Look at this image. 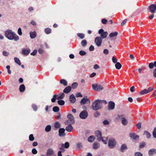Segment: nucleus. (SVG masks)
<instances>
[{"label": "nucleus", "instance_id": "a878e982", "mask_svg": "<svg viewBox=\"0 0 156 156\" xmlns=\"http://www.w3.org/2000/svg\"><path fill=\"white\" fill-rule=\"evenodd\" d=\"M121 119H122V122L123 125L124 126L126 125L128 123L127 120L124 117H122Z\"/></svg>", "mask_w": 156, "mask_h": 156}, {"label": "nucleus", "instance_id": "4c0bfd02", "mask_svg": "<svg viewBox=\"0 0 156 156\" xmlns=\"http://www.w3.org/2000/svg\"><path fill=\"white\" fill-rule=\"evenodd\" d=\"M77 35L78 37L80 38L81 39H83L84 37V35L82 33H77Z\"/></svg>", "mask_w": 156, "mask_h": 156}, {"label": "nucleus", "instance_id": "9b49d317", "mask_svg": "<svg viewBox=\"0 0 156 156\" xmlns=\"http://www.w3.org/2000/svg\"><path fill=\"white\" fill-rule=\"evenodd\" d=\"M115 107V103L112 101H110L108 103V109L109 110H113Z\"/></svg>", "mask_w": 156, "mask_h": 156}, {"label": "nucleus", "instance_id": "6e6d98bb", "mask_svg": "<svg viewBox=\"0 0 156 156\" xmlns=\"http://www.w3.org/2000/svg\"><path fill=\"white\" fill-rule=\"evenodd\" d=\"M64 147L66 148H68L69 147V144L68 142H66L64 144Z\"/></svg>", "mask_w": 156, "mask_h": 156}, {"label": "nucleus", "instance_id": "bb28decb", "mask_svg": "<svg viewBox=\"0 0 156 156\" xmlns=\"http://www.w3.org/2000/svg\"><path fill=\"white\" fill-rule=\"evenodd\" d=\"M95 139V136H91L88 138V141L90 142L93 141Z\"/></svg>", "mask_w": 156, "mask_h": 156}, {"label": "nucleus", "instance_id": "6e6552de", "mask_svg": "<svg viewBox=\"0 0 156 156\" xmlns=\"http://www.w3.org/2000/svg\"><path fill=\"white\" fill-rule=\"evenodd\" d=\"M88 114L87 111L84 110L82 111L80 114V117L82 119H85L88 116Z\"/></svg>", "mask_w": 156, "mask_h": 156}, {"label": "nucleus", "instance_id": "7c9ffc66", "mask_svg": "<svg viewBox=\"0 0 156 156\" xmlns=\"http://www.w3.org/2000/svg\"><path fill=\"white\" fill-rule=\"evenodd\" d=\"M15 62L18 65L20 66L21 65V63L20 59L17 57H15L14 58Z\"/></svg>", "mask_w": 156, "mask_h": 156}, {"label": "nucleus", "instance_id": "f704fd0d", "mask_svg": "<svg viewBox=\"0 0 156 156\" xmlns=\"http://www.w3.org/2000/svg\"><path fill=\"white\" fill-rule=\"evenodd\" d=\"M59 110V108L56 106H54L53 108V111L55 112H57Z\"/></svg>", "mask_w": 156, "mask_h": 156}, {"label": "nucleus", "instance_id": "7ed1b4c3", "mask_svg": "<svg viewBox=\"0 0 156 156\" xmlns=\"http://www.w3.org/2000/svg\"><path fill=\"white\" fill-rule=\"evenodd\" d=\"M94 134L97 138V140L98 141H102L104 144H107L106 141L103 139L101 133L100 131L98 130L95 131L94 132Z\"/></svg>", "mask_w": 156, "mask_h": 156}, {"label": "nucleus", "instance_id": "4be33fe9", "mask_svg": "<svg viewBox=\"0 0 156 156\" xmlns=\"http://www.w3.org/2000/svg\"><path fill=\"white\" fill-rule=\"evenodd\" d=\"M143 135L146 136L147 138L148 139L150 138L151 136L150 133L147 131H144Z\"/></svg>", "mask_w": 156, "mask_h": 156}, {"label": "nucleus", "instance_id": "2eb2a0df", "mask_svg": "<svg viewBox=\"0 0 156 156\" xmlns=\"http://www.w3.org/2000/svg\"><path fill=\"white\" fill-rule=\"evenodd\" d=\"M65 129L63 128H60L58 130L59 135L60 136H63L65 135L64 132Z\"/></svg>", "mask_w": 156, "mask_h": 156}, {"label": "nucleus", "instance_id": "774afa93", "mask_svg": "<svg viewBox=\"0 0 156 156\" xmlns=\"http://www.w3.org/2000/svg\"><path fill=\"white\" fill-rule=\"evenodd\" d=\"M127 22V20L125 19L121 23V26H123Z\"/></svg>", "mask_w": 156, "mask_h": 156}, {"label": "nucleus", "instance_id": "79ce46f5", "mask_svg": "<svg viewBox=\"0 0 156 156\" xmlns=\"http://www.w3.org/2000/svg\"><path fill=\"white\" fill-rule=\"evenodd\" d=\"M57 98V95L55 94L53 96V98L51 99V101L52 102H54L55 101V100Z\"/></svg>", "mask_w": 156, "mask_h": 156}, {"label": "nucleus", "instance_id": "ddd939ff", "mask_svg": "<svg viewBox=\"0 0 156 156\" xmlns=\"http://www.w3.org/2000/svg\"><path fill=\"white\" fill-rule=\"evenodd\" d=\"M90 100L87 98V97L84 98L82 99L80 101V104L81 105H83L86 104L87 103H90Z\"/></svg>", "mask_w": 156, "mask_h": 156}, {"label": "nucleus", "instance_id": "c03bdc74", "mask_svg": "<svg viewBox=\"0 0 156 156\" xmlns=\"http://www.w3.org/2000/svg\"><path fill=\"white\" fill-rule=\"evenodd\" d=\"M34 138L32 134H31L29 136V139L30 141H33L34 140Z\"/></svg>", "mask_w": 156, "mask_h": 156}, {"label": "nucleus", "instance_id": "864d4df0", "mask_svg": "<svg viewBox=\"0 0 156 156\" xmlns=\"http://www.w3.org/2000/svg\"><path fill=\"white\" fill-rule=\"evenodd\" d=\"M32 152L33 154H36L37 153V151L35 148H33L32 150Z\"/></svg>", "mask_w": 156, "mask_h": 156}, {"label": "nucleus", "instance_id": "39448f33", "mask_svg": "<svg viewBox=\"0 0 156 156\" xmlns=\"http://www.w3.org/2000/svg\"><path fill=\"white\" fill-rule=\"evenodd\" d=\"M93 89L95 91H100L104 89L102 85L97 84H94L92 85Z\"/></svg>", "mask_w": 156, "mask_h": 156}, {"label": "nucleus", "instance_id": "423d86ee", "mask_svg": "<svg viewBox=\"0 0 156 156\" xmlns=\"http://www.w3.org/2000/svg\"><path fill=\"white\" fill-rule=\"evenodd\" d=\"M116 144L115 140L114 139H110L109 140L108 146L110 148H114Z\"/></svg>", "mask_w": 156, "mask_h": 156}, {"label": "nucleus", "instance_id": "603ef678", "mask_svg": "<svg viewBox=\"0 0 156 156\" xmlns=\"http://www.w3.org/2000/svg\"><path fill=\"white\" fill-rule=\"evenodd\" d=\"M79 54L83 56L85 55L86 54V53L85 51L81 50L80 51Z\"/></svg>", "mask_w": 156, "mask_h": 156}, {"label": "nucleus", "instance_id": "dca6fc26", "mask_svg": "<svg viewBox=\"0 0 156 156\" xmlns=\"http://www.w3.org/2000/svg\"><path fill=\"white\" fill-rule=\"evenodd\" d=\"M148 154L150 156H152L156 154V149H151L148 151Z\"/></svg>", "mask_w": 156, "mask_h": 156}, {"label": "nucleus", "instance_id": "e433bc0d", "mask_svg": "<svg viewBox=\"0 0 156 156\" xmlns=\"http://www.w3.org/2000/svg\"><path fill=\"white\" fill-rule=\"evenodd\" d=\"M87 41L85 40H84L82 41L81 44L83 47H85L87 44Z\"/></svg>", "mask_w": 156, "mask_h": 156}, {"label": "nucleus", "instance_id": "20e7f679", "mask_svg": "<svg viewBox=\"0 0 156 156\" xmlns=\"http://www.w3.org/2000/svg\"><path fill=\"white\" fill-rule=\"evenodd\" d=\"M67 118L68 119L65 122V124L68 125L69 123L74 124L75 122L73 116L71 114H69L67 116Z\"/></svg>", "mask_w": 156, "mask_h": 156}, {"label": "nucleus", "instance_id": "0eeeda50", "mask_svg": "<svg viewBox=\"0 0 156 156\" xmlns=\"http://www.w3.org/2000/svg\"><path fill=\"white\" fill-rule=\"evenodd\" d=\"M98 33L101 34V39H104L106 37L108 34L107 32H105L102 29L99 30L98 31Z\"/></svg>", "mask_w": 156, "mask_h": 156}, {"label": "nucleus", "instance_id": "6ab92c4d", "mask_svg": "<svg viewBox=\"0 0 156 156\" xmlns=\"http://www.w3.org/2000/svg\"><path fill=\"white\" fill-rule=\"evenodd\" d=\"M54 154V152L51 149H48L47 151L46 155L47 156H49L53 155Z\"/></svg>", "mask_w": 156, "mask_h": 156}, {"label": "nucleus", "instance_id": "680f3d73", "mask_svg": "<svg viewBox=\"0 0 156 156\" xmlns=\"http://www.w3.org/2000/svg\"><path fill=\"white\" fill-rule=\"evenodd\" d=\"M38 52L40 54H41L44 53V51L42 48H39L38 49Z\"/></svg>", "mask_w": 156, "mask_h": 156}, {"label": "nucleus", "instance_id": "4468645a", "mask_svg": "<svg viewBox=\"0 0 156 156\" xmlns=\"http://www.w3.org/2000/svg\"><path fill=\"white\" fill-rule=\"evenodd\" d=\"M30 52V50L29 48L23 49L22 50V54L24 55H28Z\"/></svg>", "mask_w": 156, "mask_h": 156}, {"label": "nucleus", "instance_id": "37998d69", "mask_svg": "<svg viewBox=\"0 0 156 156\" xmlns=\"http://www.w3.org/2000/svg\"><path fill=\"white\" fill-rule=\"evenodd\" d=\"M32 108L34 111H36L37 109V106L35 104H33L32 105Z\"/></svg>", "mask_w": 156, "mask_h": 156}, {"label": "nucleus", "instance_id": "338daca9", "mask_svg": "<svg viewBox=\"0 0 156 156\" xmlns=\"http://www.w3.org/2000/svg\"><path fill=\"white\" fill-rule=\"evenodd\" d=\"M109 52L108 50L107 49H105L103 51V53L105 55H107Z\"/></svg>", "mask_w": 156, "mask_h": 156}, {"label": "nucleus", "instance_id": "4d7b16f0", "mask_svg": "<svg viewBox=\"0 0 156 156\" xmlns=\"http://www.w3.org/2000/svg\"><path fill=\"white\" fill-rule=\"evenodd\" d=\"M37 52V50H34L33 51L30 53L31 55L34 56L35 55Z\"/></svg>", "mask_w": 156, "mask_h": 156}, {"label": "nucleus", "instance_id": "473e14b6", "mask_svg": "<svg viewBox=\"0 0 156 156\" xmlns=\"http://www.w3.org/2000/svg\"><path fill=\"white\" fill-rule=\"evenodd\" d=\"M118 35V32H115L110 33L109 34V37H114Z\"/></svg>", "mask_w": 156, "mask_h": 156}, {"label": "nucleus", "instance_id": "a211bd4d", "mask_svg": "<svg viewBox=\"0 0 156 156\" xmlns=\"http://www.w3.org/2000/svg\"><path fill=\"white\" fill-rule=\"evenodd\" d=\"M69 101L71 103H74L75 102L76 99L73 94H72L70 96Z\"/></svg>", "mask_w": 156, "mask_h": 156}, {"label": "nucleus", "instance_id": "052dcab7", "mask_svg": "<svg viewBox=\"0 0 156 156\" xmlns=\"http://www.w3.org/2000/svg\"><path fill=\"white\" fill-rule=\"evenodd\" d=\"M2 53L4 56H8L9 54V52L5 51H3Z\"/></svg>", "mask_w": 156, "mask_h": 156}, {"label": "nucleus", "instance_id": "2f4dec72", "mask_svg": "<svg viewBox=\"0 0 156 156\" xmlns=\"http://www.w3.org/2000/svg\"><path fill=\"white\" fill-rule=\"evenodd\" d=\"M124 115H118L117 117L115 119V121H118L120 119H122V117H124Z\"/></svg>", "mask_w": 156, "mask_h": 156}, {"label": "nucleus", "instance_id": "cd10ccee", "mask_svg": "<svg viewBox=\"0 0 156 156\" xmlns=\"http://www.w3.org/2000/svg\"><path fill=\"white\" fill-rule=\"evenodd\" d=\"M60 83L65 86L67 85V82L66 80L63 79H61L60 81Z\"/></svg>", "mask_w": 156, "mask_h": 156}, {"label": "nucleus", "instance_id": "a19ab883", "mask_svg": "<svg viewBox=\"0 0 156 156\" xmlns=\"http://www.w3.org/2000/svg\"><path fill=\"white\" fill-rule=\"evenodd\" d=\"M78 83L77 82H74L72 85V87L74 89L78 86Z\"/></svg>", "mask_w": 156, "mask_h": 156}, {"label": "nucleus", "instance_id": "f03ea898", "mask_svg": "<svg viewBox=\"0 0 156 156\" xmlns=\"http://www.w3.org/2000/svg\"><path fill=\"white\" fill-rule=\"evenodd\" d=\"M102 103L106 104L107 102L105 100L98 99L95 100L93 103L92 105V108L93 109L96 111L101 109L102 107Z\"/></svg>", "mask_w": 156, "mask_h": 156}, {"label": "nucleus", "instance_id": "f257e3e1", "mask_svg": "<svg viewBox=\"0 0 156 156\" xmlns=\"http://www.w3.org/2000/svg\"><path fill=\"white\" fill-rule=\"evenodd\" d=\"M5 35L6 38L10 40H14L15 41H17L19 39V36L11 30H6L5 32Z\"/></svg>", "mask_w": 156, "mask_h": 156}, {"label": "nucleus", "instance_id": "393cba45", "mask_svg": "<svg viewBox=\"0 0 156 156\" xmlns=\"http://www.w3.org/2000/svg\"><path fill=\"white\" fill-rule=\"evenodd\" d=\"M100 144L97 142H95L93 145V148L94 149H97L100 147Z\"/></svg>", "mask_w": 156, "mask_h": 156}, {"label": "nucleus", "instance_id": "c9c22d12", "mask_svg": "<svg viewBox=\"0 0 156 156\" xmlns=\"http://www.w3.org/2000/svg\"><path fill=\"white\" fill-rule=\"evenodd\" d=\"M140 94L141 95H143L145 94H147L148 93L147 91V89H144V90L141 91L140 93Z\"/></svg>", "mask_w": 156, "mask_h": 156}, {"label": "nucleus", "instance_id": "09e8293b", "mask_svg": "<svg viewBox=\"0 0 156 156\" xmlns=\"http://www.w3.org/2000/svg\"><path fill=\"white\" fill-rule=\"evenodd\" d=\"M153 137L155 138H156V127L154 128L153 131Z\"/></svg>", "mask_w": 156, "mask_h": 156}, {"label": "nucleus", "instance_id": "0e129e2a", "mask_svg": "<svg viewBox=\"0 0 156 156\" xmlns=\"http://www.w3.org/2000/svg\"><path fill=\"white\" fill-rule=\"evenodd\" d=\"M153 90V88L151 87H149V88H148V89H147V91L148 93H149L151 91Z\"/></svg>", "mask_w": 156, "mask_h": 156}, {"label": "nucleus", "instance_id": "c756f323", "mask_svg": "<svg viewBox=\"0 0 156 156\" xmlns=\"http://www.w3.org/2000/svg\"><path fill=\"white\" fill-rule=\"evenodd\" d=\"M51 30L49 28H47L45 29L44 32L47 34H49L51 33Z\"/></svg>", "mask_w": 156, "mask_h": 156}, {"label": "nucleus", "instance_id": "8fccbe9b", "mask_svg": "<svg viewBox=\"0 0 156 156\" xmlns=\"http://www.w3.org/2000/svg\"><path fill=\"white\" fill-rule=\"evenodd\" d=\"M65 147H64V144H62L61 147L60 148V151L61 152H63L65 151L64 149Z\"/></svg>", "mask_w": 156, "mask_h": 156}, {"label": "nucleus", "instance_id": "5fc2aeb1", "mask_svg": "<svg viewBox=\"0 0 156 156\" xmlns=\"http://www.w3.org/2000/svg\"><path fill=\"white\" fill-rule=\"evenodd\" d=\"M112 61L114 63H116L117 62V59L115 57L113 56L112 57Z\"/></svg>", "mask_w": 156, "mask_h": 156}, {"label": "nucleus", "instance_id": "412c9836", "mask_svg": "<svg viewBox=\"0 0 156 156\" xmlns=\"http://www.w3.org/2000/svg\"><path fill=\"white\" fill-rule=\"evenodd\" d=\"M127 146L125 144H123L122 145L120 151L122 152H123L125 150L127 149Z\"/></svg>", "mask_w": 156, "mask_h": 156}, {"label": "nucleus", "instance_id": "3c124183", "mask_svg": "<svg viewBox=\"0 0 156 156\" xmlns=\"http://www.w3.org/2000/svg\"><path fill=\"white\" fill-rule=\"evenodd\" d=\"M77 147L78 148H80L82 147V144L81 143H78L77 144Z\"/></svg>", "mask_w": 156, "mask_h": 156}, {"label": "nucleus", "instance_id": "a18cd8bd", "mask_svg": "<svg viewBox=\"0 0 156 156\" xmlns=\"http://www.w3.org/2000/svg\"><path fill=\"white\" fill-rule=\"evenodd\" d=\"M135 156H143V154L140 152H137L135 153H134Z\"/></svg>", "mask_w": 156, "mask_h": 156}, {"label": "nucleus", "instance_id": "72a5a7b5", "mask_svg": "<svg viewBox=\"0 0 156 156\" xmlns=\"http://www.w3.org/2000/svg\"><path fill=\"white\" fill-rule=\"evenodd\" d=\"M51 127L50 125H48L45 128V131L46 132H49L51 131Z\"/></svg>", "mask_w": 156, "mask_h": 156}, {"label": "nucleus", "instance_id": "ea45409f", "mask_svg": "<svg viewBox=\"0 0 156 156\" xmlns=\"http://www.w3.org/2000/svg\"><path fill=\"white\" fill-rule=\"evenodd\" d=\"M58 103L59 105H62L65 104V101L63 100H59L58 101Z\"/></svg>", "mask_w": 156, "mask_h": 156}, {"label": "nucleus", "instance_id": "69168bd1", "mask_svg": "<svg viewBox=\"0 0 156 156\" xmlns=\"http://www.w3.org/2000/svg\"><path fill=\"white\" fill-rule=\"evenodd\" d=\"M103 123L104 125H108L109 124V122L107 120H105L103 121Z\"/></svg>", "mask_w": 156, "mask_h": 156}, {"label": "nucleus", "instance_id": "de8ad7c7", "mask_svg": "<svg viewBox=\"0 0 156 156\" xmlns=\"http://www.w3.org/2000/svg\"><path fill=\"white\" fill-rule=\"evenodd\" d=\"M64 97V94L63 93H62L60 96L58 97L57 98V99L58 100H60L63 98Z\"/></svg>", "mask_w": 156, "mask_h": 156}, {"label": "nucleus", "instance_id": "f8f14e48", "mask_svg": "<svg viewBox=\"0 0 156 156\" xmlns=\"http://www.w3.org/2000/svg\"><path fill=\"white\" fill-rule=\"evenodd\" d=\"M129 136L131 137V138L135 140H137L139 138V136L137 135H136L135 133H130Z\"/></svg>", "mask_w": 156, "mask_h": 156}, {"label": "nucleus", "instance_id": "5701e85b", "mask_svg": "<svg viewBox=\"0 0 156 156\" xmlns=\"http://www.w3.org/2000/svg\"><path fill=\"white\" fill-rule=\"evenodd\" d=\"M25 89V86L23 84H21L20 86L19 90L21 92H23Z\"/></svg>", "mask_w": 156, "mask_h": 156}, {"label": "nucleus", "instance_id": "b1692460", "mask_svg": "<svg viewBox=\"0 0 156 156\" xmlns=\"http://www.w3.org/2000/svg\"><path fill=\"white\" fill-rule=\"evenodd\" d=\"M37 33L35 32H30V37L31 38L33 39L36 36Z\"/></svg>", "mask_w": 156, "mask_h": 156}, {"label": "nucleus", "instance_id": "1a4fd4ad", "mask_svg": "<svg viewBox=\"0 0 156 156\" xmlns=\"http://www.w3.org/2000/svg\"><path fill=\"white\" fill-rule=\"evenodd\" d=\"M102 41L100 37H97L95 39V42L98 47L101 46Z\"/></svg>", "mask_w": 156, "mask_h": 156}, {"label": "nucleus", "instance_id": "9d476101", "mask_svg": "<svg viewBox=\"0 0 156 156\" xmlns=\"http://www.w3.org/2000/svg\"><path fill=\"white\" fill-rule=\"evenodd\" d=\"M149 9L151 13H154L156 10V4H152L150 5Z\"/></svg>", "mask_w": 156, "mask_h": 156}, {"label": "nucleus", "instance_id": "c85d7f7f", "mask_svg": "<svg viewBox=\"0 0 156 156\" xmlns=\"http://www.w3.org/2000/svg\"><path fill=\"white\" fill-rule=\"evenodd\" d=\"M115 66L116 69H120L122 67V65L119 62H117Z\"/></svg>", "mask_w": 156, "mask_h": 156}, {"label": "nucleus", "instance_id": "e2e57ef3", "mask_svg": "<svg viewBox=\"0 0 156 156\" xmlns=\"http://www.w3.org/2000/svg\"><path fill=\"white\" fill-rule=\"evenodd\" d=\"M145 145V143L144 142H142L141 143L140 145V148H142L144 147Z\"/></svg>", "mask_w": 156, "mask_h": 156}, {"label": "nucleus", "instance_id": "f3484780", "mask_svg": "<svg viewBox=\"0 0 156 156\" xmlns=\"http://www.w3.org/2000/svg\"><path fill=\"white\" fill-rule=\"evenodd\" d=\"M72 124H69L67 126L66 128V130L69 132H72L73 129V127L72 126Z\"/></svg>", "mask_w": 156, "mask_h": 156}, {"label": "nucleus", "instance_id": "aec40b11", "mask_svg": "<svg viewBox=\"0 0 156 156\" xmlns=\"http://www.w3.org/2000/svg\"><path fill=\"white\" fill-rule=\"evenodd\" d=\"M71 90V87L69 86H68L66 87L63 90V92L66 93L67 94L70 92Z\"/></svg>", "mask_w": 156, "mask_h": 156}, {"label": "nucleus", "instance_id": "bf43d9fd", "mask_svg": "<svg viewBox=\"0 0 156 156\" xmlns=\"http://www.w3.org/2000/svg\"><path fill=\"white\" fill-rule=\"evenodd\" d=\"M107 20L105 19H103L101 20V22L104 24H105L107 23Z\"/></svg>", "mask_w": 156, "mask_h": 156}, {"label": "nucleus", "instance_id": "58836bf2", "mask_svg": "<svg viewBox=\"0 0 156 156\" xmlns=\"http://www.w3.org/2000/svg\"><path fill=\"white\" fill-rule=\"evenodd\" d=\"M55 127L56 128H58L60 127V124L58 122H56L55 123Z\"/></svg>", "mask_w": 156, "mask_h": 156}, {"label": "nucleus", "instance_id": "49530a36", "mask_svg": "<svg viewBox=\"0 0 156 156\" xmlns=\"http://www.w3.org/2000/svg\"><path fill=\"white\" fill-rule=\"evenodd\" d=\"M148 66L150 69H152L154 66V63L151 62L149 64Z\"/></svg>", "mask_w": 156, "mask_h": 156}, {"label": "nucleus", "instance_id": "13d9d810", "mask_svg": "<svg viewBox=\"0 0 156 156\" xmlns=\"http://www.w3.org/2000/svg\"><path fill=\"white\" fill-rule=\"evenodd\" d=\"M18 33L20 35H22V30L21 28H19L18 30Z\"/></svg>", "mask_w": 156, "mask_h": 156}]
</instances>
